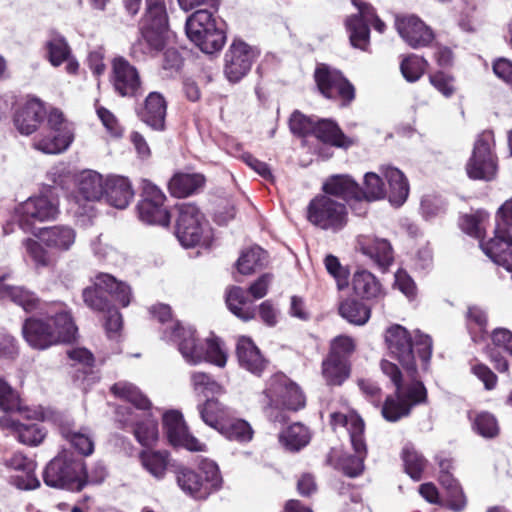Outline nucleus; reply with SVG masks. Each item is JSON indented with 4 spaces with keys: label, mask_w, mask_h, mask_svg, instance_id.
Masks as SVG:
<instances>
[{
    "label": "nucleus",
    "mask_w": 512,
    "mask_h": 512,
    "mask_svg": "<svg viewBox=\"0 0 512 512\" xmlns=\"http://www.w3.org/2000/svg\"><path fill=\"white\" fill-rule=\"evenodd\" d=\"M385 342L389 355L397 360L410 377L408 383H404L399 367L388 361L382 360L380 367L382 372L389 377L395 386V393L386 397L381 413L385 420L396 422L410 414L416 405L425 403L427 390L419 375L416 366V354L423 372L430 369V360L433 351L432 338L415 331L414 337L403 326L394 324L385 331Z\"/></svg>",
    "instance_id": "1"
},
{
    "label": "nucleus",
    "mask_w": 512,
    "mask_h": 512,
    "mask_svg": "<svg viewBox=\"0 0 512 512\" xmlns=\"http://www.w3.org/2000/svg\"><path fill=\"white\" fill-rule=\"evenodd\" d=\"M110 391L115 397L133 406L120 405L116 408L115 421L119 428L131 430L142 446H152L158 439V425L150 413V400L138 387L127 381L116 382Z\"/></svg>",
    "instance_id": "2"
},
{
    "label": "nucleus",
    "mask_w": 512,
    "mask_h": 512,
    "mask_svg": "<svg viewBox=\"0 0 512 512\" xmlns=\"http://www.w3.org/2000/svg\"><path fill=\"white\" fill-rule=\"evenodd\" d=\"M76 330L71 314L65 310L29 317L22 325L23 338L30 347L37 350L71 342Z\"/></svg>",
    "instance_id": "3"
},
{
    "label": "nucleus",
    "mask_w": 512,
    "mask_h": 512,
    "mask_svg": "<svg viewBox=\"0 0 512 512\" xmlns=\"http://www.w3.org/2000/svg\"><path fill=\"white\" fill-rule=\"evenodd\" d=\"M174 217V234L183 247L211 249L214 246L213 229L204 213L194 203L176 204Z\"/></svg>",
    "instance_id": "4"
},
{
    "label": "nucleus",
    "mask_w": 512,
    "mask_h": 512,
    "mask_svg": "<svg viewBox=\"0 0 512 512\" xmlns=\"http://www.w3.org/2000/svg\"><path fill=\"white\" fill-rule=\"evenodd\" d=\"M176 479L181 490L198 501L207 500L223 485L218 465L209 459L201 460L197 469L180 467Z\"/></svg>",
    "instance_id": "5"
},
{
    "label": "nucleus",
    "mask_w": 512,
    "mask_h": 512,
    "mask_svg": "<svg viewBox=\"0 0 512 512\" xmlns=\"http://www.w3.org/2000/svg\"><path fill=\"white\" fill-rule=\"evenodd\" d=\"M59 214V198L50 187L18 204L14 209L13 221L22 231L34 235L37 233L36 224L55 221Z\"/></svg>",
    "instance_id": "6"
},
{
    "label": "nucleus",
    "mask_w": 512,
    "mask_h": 512,
    "mask_svg": "<svg viewBox=\"0 0 512 512\" xmlns=\"http://www.w3.org/2000/svg\"><path fill=\"white\" fill-rule=\"evenodd\" d=\"M166 337L173 339L184 359L191 364H197L201 361H208L219 367H223L227 361V354L221 347L220 340L217 338L208 339L206 349L196 337V331L188 326V329H181L179 326L174 327L172 332Z\"/></svg>",
    "instance_id": "7"
},
{
    "label": "nucleus",
    "mask_w": 512,
    "mask_h": 512,
    "mask_svg": "<svg viewBox=\"0 0 512 512\" xmlns=\"http://www.w3.org/2000/svg\"><path fill=\"white\" fill-rule=\"evenodd\" d=\"M185 31L188 38L206 54L220 51L226 42V32L217 25L213 12L199 9L186 20Z\"/></svg>",
    "instance_id": "8"
},
{
    "label": "nucleus",
    "mask_w": 512,
    "mask_h": 512,
    "mask_svg": "<svg viewBox=\"0 0 512 512\" xmlns=\"http://www.w3.org/2000/svg\"><path fill=\"white\" fill-rule=\"evenodd\" d=\"M105 179L96 171L81 173L76 189L70 197V210L74 217L85 222L97 216L96 203L104 197Z\"/></svg>",
    "instance_id": "9"
},
{
    "label": "nucleus",
    "mask_w": 512,
    "mask_h": 512,
    "mask_svg": "<svg viewBox=\"0 0 512 512\" xmlns=\"http://www.w3.org/2000/svg\"><path fill=\"white\" fill-rule=\"evenodd\" d=\"M169 30V15L165 0H145L144 13L139 21L140 38L149 52H159L165 47L166 34Z\"/></svg>",
    "instance_id": "10"
},
{
    "label": "nucleus",
    "mask_w": 512,
    "mask_h": 512,
    "mask_svg": "<svg viewBox=\"0 0 512 512\" xmlns=\"http://www.w3.org/2000/svg\"><path fill=\"white\" fill-rule=\"evenodd\" d=\"M107 295L122 307H127L132 300L131 287L107 273L97 274L93 286L86 287L82 292L86 306L97 312H104L112 306Z\"/></svg>",
    "instance_id": "11"
},
{
    "label": "nucleus",
    "mask_w": 512,
    "mask_h": 512,
    "mask_svg": "<svg viewBox=\"0 0 512 512\" xmlns=\"http://www.w3.org/2000/svg\"><path fill=\"white\" fill-rule=\"evenodd\" d=\"M493 131L485 130L478 135L465 169L472 180L492 181L498 173V157L494 152Z\"/></svg>",
    "instance_id": "12"
},
{
    "label": "nucleus",
    "mask_w": 512,
    "mask_h": 512,
    "mask_svg": "<svg viewBox=\"0 0 512 512\" xmlns=\"http://www.w3.org/2000/svg\"><path fill=\"white\" fill-rule=\"evenodd\" d=\"M272 278L273 276L270 273L262 274L251 283L247 291L239 286H232L227 289L225 301L229 311L244 322L255 319L257 308L253 301L249 299L248 295H251L254 300L265 297L268 293Z\"/></svg>",
    "instance_id": "13"
},
{
    "label": "nucleus",
    "mask_w": 512,
    "mask_h": 512,
    "mask_svg": "<svg viewBox=\"0 0 512 512\" xmlns=\"http://www.w3.org/2000/svg\"><path fill=\"white\" fill-rule=\"evenodd\" d=\"M263 395L265 409L298 411L306 405L300 387L283 373H276L267 380Z\"/></svg>",
    "instance_id": "14"
},
{
    "label": "nucleus",
    "mask_w": 512,
    "mask_h": 512,
    "mask_svg": "<svg viewBox=\"0 0 512 512\" xmlns=\"http://www.w3.org/2000/svg\"><path fill=\"white\" fill-rule=\"evenodd\" d=\"M82 470V459L60 454L46 465L43 480L49 487L78 492L83 489Z\"/></svg>",
    "instance_id": "15"
},
{
    "label": "nucleus",
    "mask_w": 512,
    "mask_h": 512,
    "mask_svg": "<svg viewBox=\"0 0 512 512\" xmlns=\"http://www.w3.org/2000/svg\"><path fill=\"white\" fill-rule=\"evenodd\" d=\"M313 79L324 98L339 101L341 107H348L354 101L355 87L340 70L320 63L314 70Z\"/></svg>",
    "instance_id": "16"
},
{
    "label": "nucleus",
    "mask_w": 512,
    "mask_h": 512,
    "mask_svg": "<svg viewBox=\"0 0 512 512\" xmlns=\"http://www.w3.org/2000/svg\"><path fill=\"white\" fill-rule=\"evenodd\" d=\"M307 220L322 230L339 232L348 222L346 204L324 194L317 195L307 206Z\"/></svg>",
    "instance_id": "17"
},
{
    "label": "nucleus",
    "mask_w": 512,
    "mask_h": 512,
    "mask_svg": "<svg viewBox=\"0 0 512 512\" xmlns=\"http://www.w3.org/2000/svg\"><path fill=\"white\" fill-rule=\"evenodd\" d=\"M34 236L37 239L27 238L23 241L29 256H43V245L51 250L67 251L74 244L76 233L69 226L55 225L38 229Z\"/></svg>",
    "instance_id": "18"
},
{
    "label": "nucleus",
    "mask_w": 512,
    "mask_h": 512,
    "mask_svg": "<svg viewBox=\"0 0 512 512\" xmlns=\"http://www.w3.org/2000/svg\"><path fill=\"white\" fill-rule=\"evenodd\" d=\"M166 200L167 197L162 190L152 183H146L136 206L139 219L150 225L168 228L172 215L165 206Z\"/></svg>",
    "instance_id": "19"
},
{
    "label": "nucleus",
    "mask_w": 512,
    "mask_h": 512,
    "mask_svg": "<svg viewBox=\"0 0 512 512\" xmlns=\"http://www.w3.org/2000/svg\"><path fill=\"white\" fill-rule=\"evenodd\" d=\"M512 198L506 200L496 212L494 236L482 242L486 256H512Z\"/></svg>",
    "instance_id": "20"
},
{
    "label": "nucleus",
    "mask_w": 512,
    "mask_h": 512,
    "mask_svg": "<svg viewBox=\"0 0 512 512\" xmlns=\"http://www.w3.org/2000/svg\"><path fill=\"white\" fill-rule=\"evenodd\" d=\"M110 81L115 93L121 97L138 98L143 94V82L138 69L122 56L112 61Z\"/></svg>",
    "instance_id": "21"
},
{
    "label": "nucleus",
    "mask_w": 512,
    "mask_h": 512,
    "mask_svg": "<svg viewBox=\"0 0 512 512\" xmlns=\"http://www.w3.org/2000/svg\"><path fill=\"white\" fill-rule=\"evenodd\" d=\"M258 53L242 40H234L224 55V74L229 82L237 83L244 78Z\"/></svg>",
    "instance_id": "22"
},
{
    "label": "nucleus",
    "mask_w": 512,
    "mask_h": 512,
    "mask_svg": "<svg viewBox=\"0 0 512 512\" xmlns=\"http://www.w3.org/2000/svg\"><path fill=\"white\" fill-rule=\"evenodd\" d=\"M395 27L401 38L413 49L430 47L435 40L432 28L416 15L397 16Z\"/></svg>",
    "instance_id": "23"
},
{
    "label": "nucleus",
    "mask_w": 512,
    "mask_h": 512,
    "mask_svg": "<svg viewBox=\"0 0 512 512\" xmlns=\"http://www.w3.org/2000/svg\"><path fill=\"white\" fill-rule=\"evenodd\" d=\"M163 427L168 441L173 446L184 447L193 452L206 451V445L189 433L183 415L171 410L163 415Z\"/></svg>",
    "instance_id": "24"
},
{
    "label": "nucleus",
    "mask_w": 512,
    "mask_h": 512,
    "mask_svg": "<svg viewBox=\"0 0 512 512\" xmlns=\"http://www.w3.org/2000/svg\"><path fill=\"white\" fill-rule=\"evenodd\" d=\"M167 108L168 102L164 95L158 91H152L136 109V115L152 130L162 132L166 129Z\"/></svg>",
    "instance_id": "25"
},
{
    "label": "nucleus",
    "mask_w": 512,
    "mask_h": 512,
    "mask_svg": "<svg viewBox=\"0 0 512 512\" xmlns=\"http://www.w3.org/2000/svg\"><path fill=\"white\" fill-rule=\"evenodd\" d=\"M46 116L44 102L35 97H28L14 112L13 123L22 135H31L37 131Z\"/></svg>",
    "instance_id": "26"
},
{
    "label": "nucleus",
    "mask_w": 512,
    "mask_h": 512,
    "mask_svg": "<svg viewBox=\"0 0 512 512\" xmlns=\"http://www.w3.org/2000/svg\"><path fill=\"white\" fill-rule=\"evenodd\" d=\"M0 427L3 430L10 431L19 442L29 445L37 446L46 437V431L40 423L21 422L13 415H4L0 417Z\"/></svg>",
    "instance_id": "27"
},
{
    "label": "nucleus",
    "mask_w": 512,
    "mask_h": 512,
    "mask_svg": "<svg viewBox=\"0 0 512 512\" xmlns=\"http://www.w3.org/2000/svg\"><path fill=\"white\" fill-rule=\"evenodd\" d=\"M133 197L134 190L127 177L109 175L105 178L104 198L109 205L117 209H125Z\"/></svg>",
    "instance_id": "28"
},
{
    "label": "nucleus",
    "mask_w": 512,
    "mask_h": 512,
    "mask_svg": "<svg viewBox=\"0 0 512 512\" xmlns=\"http://www.w3.org/2000/svg\"><path fill=\"white\" fill-rule=\"evenodd\" d=\"M324 195L341 198L346 203L362 201V187L348 175H334L327 179L322 187Z\"/></svg>",
    "instance_id": "29"
},
{
    "label": "nucleus",
    "mask_w": 512,
    "mask_h": 512,
    "mask_svg": "<svg viewBox=\"0 0 512 512\" xmlns=\"http://www.w3.org/2000/svg\"><path fill=\"white\" fill-rule=\"evenodd\" d=\"M6 465L20 472V474L11 477V483L17 488L32 490L40 486V482L35 475L36 464L22 453H14L6 461Z\"/></svg>",
    "instance_id": "30"
},
{
    "label": "nucleus",
    "mask_w": 512,
    "mask_h": 512,
    "mask_svg": "<svg viewBox=\"0 0 512 512\" xmlns=\"http://www.w3.org/2000/svg\"><path fill=\"white\" fill-rule=\"evenodd\" d=\"M206 184L202 173L176 172L168 182V191L172 197L186 198L198 194Z\"/></svg>",
    "instance_id": "31"
},
{
    "label": "nucleus",
    "mask_w": 512,
    "mask_h": 512,
    "mask_svg": "<svg viewBox=\"0 0 512 512\" xmlns=\"http://www.w3.org/2000/svg\"><path fill=\"white\" fill-rule=\"evenodd\" d=\"M236 354L242 368L260 376L266 367V360L251 338L242 336L236 345Z\"/></svg>",
    "instance_id": "32"
},
{
    "label": "nucleus",
    "mask_w": 512,
    "mask_h": 512,
    "mask_svg": "<svg viewBox=\"0 0 512 512\" xmlns=\"http://www.w3.org/2000/svg\"><path fill=\"white\" fill-rule=\"evenodd\" d=\"M355 454H343L337 463V468L348 477L355 478L364 471V461L367 457V445L365 437L354 435L350 440Z\"/></svg>",
    "instance_id": "33"
},
{
    "label": "nucleus",
    "mask_w": 512,
    "mask_h": 512,
    "mask_svg": "<svg viewBox=\"0 0 512 512\" xmlns=\"http://www.w3.org/2000/svg\"><path fill=\"white\" fill-rule=\"evenodd\" d=\"M312 136L324 144L337 148H348L353 144L340 126L331 119L317 120Z\"/></svg>",
    "instance_id": "34"
},
{
    "label": "nucleus",
    "mask_w": 512,
    "mask_h": 512,
    "mask_svg": "<svg viewBox=\"0 0 512 512\" xmlns=\"http://www.w3.org/2000/svg\"><path fill=\"white\" fill-rule=\"evenodd\" d=\"M7 275L0 277V300H9L23 308L26 312L34 311L39 306V298L32 291L22 286H11L4 283Z\"/></svg>",
    "instance_id": "35"
},
{
    "label": "nucleus",
    "mask_w": 512,
    "mask_h": 512,
    "mask_svg": "<svg viewBox=\"0 0 512 512\" xmlns=\"http://www.w3.org/2000/svg\"><path fill=\"white\" fill-rule=\"evenodd\" d=\"M354 293L366 300L379 301L384 298L385 291L379 280L369 271H357L352 279Z\"/></svg>",
    "instance_id": "36"
},
{
    "label": "nucleus",
    "mask_w": 512,
    "mask_h": 512,
    "mask_svg": "<svg viewBox=\"0 0 512 512\" xmlns=\"http://www.w3.org/2000/svg\"><path fill=\"white\" fill-rule=\"evenodd\" d=\"M384 177L388 183L386 196L394 206H401L409 195V183L402 171L394 167H388L384 171Z\"/></svg>",
    "instance_id": "37"
},
{
    "label": "nucleus",
    "mask_w": 512,
    "mask_h": 512,
    "mask_svg": "<svg viewBox=\"0 0 512 512\" xmlns=\"http://www.w3.org/2000/svg\"><path fill=\"white\" fill-rule=\"evenodd\" d=\"M198 411L203 422L217 431L233 413L230 408L213 397L198 404Z\"/></svg>",
    "instance_id": "38"
},
{
    "label": "nucleus",
    "mask_w": 512,
    "mask_h": 512,
    "mask_svg": "<svg viewBox=\"0 0 512 512\" xmlns=\"http://www.w3.org/2000/svg\"><path fill=\"white\" fill-rule=\"evenodd\" d=\"M74 139L73 132H51L38 137L33 142V147L46 154H58L65 151Z\"/></svg>",
    "instance_id": "39"
},
{
    "label": "nucleus",
    "mask_w": 512,
    "mask_h": 512,
    "mask_svg": "<svg viewBox=\"0 0 512 512\" xmlns=\"http://www.w3.org/2000/svg\"><path fill=\"white\" fill-rule=\"evenodd\" d=\"M310 440V430L301 423H293L279 435L280 443L291 452L300 451L309 444Z\"/></svg>",
    "instance_id": "40"
},
{
    "label": "nucleus",
    "mask_w": 512,
    "mask_h": 512,
    "mask_svg": "<svg viewBox=\"0 0 512 512\" xmlns=\"http://www.w3.org/2000/svg\"><path fill=\"white\" fill-rule=\"evenodd\" d=\"M349 373V361L344 358L328 354L322 362V375L328 385H341L349 377Z\"/></svg>",
    "instance_id": "41"
},
{
    "label": "nucleus",
    "mask_w": 512,
    "mask_h": 512,
    "mask_svg": "<svg viewBox=\"0 0 512 512\" xmlns=\"http://www.w3.org/2000/svg\"><path fill=\"white\" fill-rule=\"evenodd\" d=\"M467 330L474 343H481L487 335V313L477 305L469 306L465 314Z\"/></svg>",
    "instance_id": "42"
},
{
    "label": "nucleus",
    "mask_w": 512,
    "mask_h": 512,
    "mask_svg": "<svg viewBox=\"0 0 512 512\" xmlns=\"http://www.w3.org/2000/svg\"><path fill=\"white\" fill-rule=\"evenodd\" d=\"M44 50L46 52V59L54 67H59L65 63L72 54L71 47L67 40L59 33H53L51 35L44 44Z\"/></svg>",
    "instance_id": "43"
},
{
    "label": "nucleus",
    "mask_w": 512,
    "mask_h": 512,
    "mask_svg": "<svg viewBox=\"0 0 512 512\" xmlns=\"http://www.w3.org/2000/svg\"><path fill=\"white\" fill-rule=\"evenodd\" d=\"M345 27L353 47L366 50L370 43L369 23L359 15H350L345 19Z\"/></svg>",
    "instance_id": "44"
},
{
    "label": "nucleus",
    "mask_w": 512,
    "mask_h": 512,
    "mask_svg": "<svg viewBox=\"0 0 512 512\" xmlns=\"http://www.w3.org/2000/svg\"><path fill=\"white\" fill-rule=\"evenodd\" d=\"M60 433L80 454L88 456L93 453L94 442L87 429L77 431L70 424H63Z\"/></svg>",
    "instance_id": "45"
},
{
    "label": "nucleus",
    "mask_w": 512,
    "mask_h": 512,
    "mask_svg": "<svg viewBox=\"0 0 512 512\" xmlns=\"http://www.w3.org/2000/svg\"><path fill=\"white\" fill-rule=\"evenodd\" d=\"M429 62L420 55L410 53L402 56L400 72L403 78L409 83H415L426 73Z\"/></svg>",
    "instance_id": "46"
},
{
    "label": "nucleus",
    "mask_w": 512,
    "mask_h": 512,
    "mask_svg": "<svg viewBox=\"0 0 512 512\" xmlns=\"http://www.w3.org/2000/svg\"><path fill=\"white\" fill-rule=\"evenodd\" d=\"M218 431L227 439L241 443L248 442L253 437V429L250 424L243 419L234 417L233 413Z\"/></svg>",
    "instance_id": "47"
},
{
    "label": "nucleus",
    "mask_w": 512,
    "mask_h": 512,
    "mask_svg": "<svg viewBox=\"0 0 512 512\" xmlns=\"http://www.w3.org/2000/svg\"><path fill=\"white\" fill-rule=\"evenodd\" d=\"M339 314L349 323L363 325L369 320L371 310L361 301L348 298L340 303Z\"/></svg>",
    "instance_id": "48"
},
{
    "label": "nucleus",
    "mask_w": 512,
    "mask_h": 512,
    "mask_svg": "<svg viewBox=\"0 0 512 512\" xmlns=\"http://www.w3.org/2000/svg\"><path fill=\"white\" fill-rule=\"evenodd\" d=\"M356 250L364 256H390L393 252L389 240L368 235L358 236Z\"/></svg>",
    "instance_id": "49"
},
{
    "label": "nucleus",
    "mask_w": 512,
    "mask_h": 512,
    "mask_svg": "<svg viewBox=\"0 0 512 512\" xmlns=\"http://www.w3.org/2000/svg\"><path fill=\"white\" fill-rule=\"evenodd\" d=\"M488 219V213L483 210H477L472 214H464L460 217L459 226L467 235L479 240L480 247L485 237V228L483 222Z\"/></svg>",
    "instance_id": "50"
},
{
    "label": "nucleus",
    "mask_w": 512,
    "mask_h": 512,
    "mask_svg": "<svg viewBox=\"0 0 512 512\" xmlns=\"http://www.w3.org/2000/svg\"><path fill=\"white\" fill-rule=\"evenodd\" d=\"M169 453L167 451H143L140 460L144 468L155 478L162 479L168 466Z\"/></svg>",
    "instance_id": "51"
},
{
    "label": "nucleus",
    "mask_w": 512,
    "mask_h": 512,
    "mask_svg": "<svg viewBox=\"0 0 512 512\" xmlns=\"http://www.w3.org/2000/svg\"><path fill=\"white\" fill-rule=\"evenodd\" d=\"M191 382L194 392L198 396H203L206 399L216 398L221 395L224 390L223 387L217 383L210 375L203 372H195L191 376Z\"/></svg>",
    "instance_id": "52"
},
{
    "label": "nucleus",
    "mask_w": 512,
    "mask_h": 512,
    "mask_svg": "<svg viewBox=\"0 0 512 512\" xmlns=\"http://www.w3.org/2000/svg\"><path fill=\"white\" fill-rule=\"evenodd\" d=\"M402 458L406 473L415 481L422 479L423 471L427 466V460L422 454L411 446H405Z\"/></svg>",
    "instance_id": "53"
},
{
    "label": "nucleus",
    "mask_w": 512,
    "mask_h": 512,
    "mask_svg": "<svg viewBox=\"0 0 512 512\" xmlns=\"http://www.w3.org/2000/svg\"><path fill=\"white\" fill-rule=\"evenodd\" d=\"M150 313L153 318L157 319L163 325L162 338L166 341L175 343L173 339L165 335L166 332L170 334L174 327L179 326L181 329H188V327L182 326L179 321L173 319L171 307L167 304L159 303L153 305L150 308Z\"/></svg>",
    "instance_id": "54"
},
{
    "label": "nucleus",
    "mask_w": 512,
    "mask_h": 512,
    "mask_svg": "<svg viewBox=\"0 0 512 512\" xmlns=\"http://www.w3.org/2000/svg\"><path fill=\"white\" fill-rule=\"evenodd\" d=\"M472 429L478 435L492 439L499 435L500 428L497 419L488 412H480L476 414L472 421Z\"/></svg>",
    "instance_id": "55"
},
{
    "label": "nucleus",
    "mask_w": 512,
    "mask_h": 512,
    "mask_svg": "<svg viewBox=\"0 0 512 512\" xmlns=\"http://www.w3.org/2000/svg\"><path fill=\"white\" fill-rule=\"evenodd\" d=\"M291 133L297 137L305 138L312 136L316 121L299 110H295L288 121Z\"/></svg>",
    "instance_id": "56"
},
{
    "label": "nucleus",
    "mask_w": 512,
    "mask_h": 512,
    "mask_svg": "<svg viewBox=\"0 0 512 512\" xmlns=\"http://www.w3.org/2000/svg\"><path fill=\"white\" fill-rule=\"evenodd\" d=\"M362 193L363 200L371 202L385 198L387 190L382 178L376 173L369 172L365 174Z\"/></svg>",
    "instance_id": "57"
},
{
    "label": "nucleus",
    "mask_w": 512,
    "mask_h": 512,
    "mask_svg": "<svg viewBox=\"0 0 512 512\" xmlns=\"http://www.w3.org/2000/svg\"><path fill=\"white\" fill-rule=\"evenodd\" d=\"M331 424L335 427H346L350 435V440L353 439L354 435H357L359 437L364 436V421L358 415H345L343 413L336 412L331 414Z\"/></svg>",
    "instance_id": "58"
},
{
    "label": "nucleus",
    "mask_w": 512,
    "mask_h": 512,
    "mask_svg": "<svg viewBox=\"0 0 512 512\" xmlns=\"http://www.w3.org/2000/svg\"><path fill=\"white\" fill-rule=\"evenodd\" d=\"M428 78L429 83L444 97L449 98L455 93V77L452 74L437 70L430 73Z\"/></svg>",
    "instance_id": "59"
},
{
    "label": "nucleus",
    "mask_w": 512,
    "mask_h": 512,
    "mask_svg": "<svg viewBox=\"0 0 512 512\" xmlns=\"http://www.w3.org/2000/svg\"><path fill=\"white\" fill-rule=\"evenodd\" d=\"M0 409L9 411L21 412L20 398L16 390L10 384L0 377Z\"/></svg>",
    "instance_id": "60"
},
{
    "label": "nucleus",
    "mask_w": 512,
    "mask_h": 512,
    "mask_svg": "<svg viewBox=\"0 0 512 512\" xmlns=\"http://www.w3.org/2000/svg\"><path fill=\"white\" fill-rule=\"evenodd\" d=\"M324 264L328 273L336 280L338 289L346 288L350 276L349 268L341 265L339 258H324Z\"/></svg>",
    "instance_id": "61"
},
{
    "label": "nucleus",
    "mask_w": 512,
    "mask_h": 512,
    "mask_svg": "<svg viewBox=\"0 0 512 512\" xmlns=\"http://www.w3.org/2000/svg\"><path fill=\"white\" fill-rule=\"evenodd\" d=\"M82 479H83V488L89 484H100L102 483L106 476L107 470L103 463L96 462L89 469H87L85 462L83 461V470H82Z\"/></svg>",
    "instance_id": "62"
},
{
    "label": "nucleus",
    "mask_w": 512,
    "mask_h": 512,
    "mask_svg": "<svg viewBox=\"0 0 512 512\" xmlns=\"http://www.w3.org/2000/svg\"><path fill=\"white\" fill-rule=\"evenodd\" d=\"M354 350L355 343L351 337L338 336L333 340L329 354H334L337 358L348 360Z\"/></svg>",
    "instance_id": "63"
},
{
    "label": "nucleus",
    "mask_w": 512,
    "mask_h": 512,
    "mask_svg": "<svg viewBox=\"0 0 512 512\" xmlns=\"http://www.w3.org/2000/svg\"><path fill=\"white\" fill-rule=\"evenodd\" d=\"M492 70L500 80L512 87V61L504 57L497 58L492 63Z\"/></svg>",
    "instance_id": "64"
}]
</instances>
